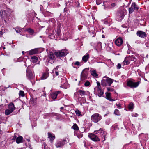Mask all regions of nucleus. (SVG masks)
Segmentation results:
<instances>
[{
    "label": "nucleus",
    "mask_w": 149,
    "mask_h": 149,
    "mask_svg": "<svg viewBox=\"0 0 149 149\" xmlns=\"http://www.w3.org/2000/svg\"><path fill=\"white\" fill-rule=\"evenodd\" d=\"M67 50L65 49H62L58 52H56L54 54L52 52H49L48 55V58L50 59L53 60L55 58L54 54L57 57H63L66 55L68 53Z\"/></svg>",
    "instance_id": "obj_1"
},
{
    "label": "nucleus",
    "mask_w": 149,
    "mask_h": 149,
    "mask_svg": "<svg viewBox=\"0 0 149 149\" xmlns=\"http://www.w3.org/2000/svg\"><path fill=\"white\" fill-rule=\"evenodd\" d=\"M113 81V80L107 77H103L101 81V85L104 87H106L107 86H110L111 84Z\"/></svg>",
    "instance_id": "obj_2"
},
{
    "label": "nucleus",
    "mask_w": 149,
    "mask_h": 149,
    "mask_svg": "<svg viewBox=\"0 0 149 149\" xmlns=\"http://www.w3.org/2000/svg\"><path fill=\"white\" fill-rule=\"evenodd\" d=\"M102 118V116L97 113H95L93 114L91 117L92 121L95 123H97Z\"/></svg>",
    "instance_id": "obj_3"
},
{
    "label": "nucleus",
    "mask_w": 149,
    "mask_h": 149,
    "mask_svg": "<svg viewBox=\"0 0 149 149\" xmlns=\"http://www.w3.org/2000/svg\"><path fill=\"white\" fill-rule=\"evenodd\" d=\"M141 82L140 81H139L136 82H134L131 80H129L127 83V86L131 88H136L139 85Z\"/></svg>",
    "instance_id": "obj_4"
},
{
    "label": "nucleus",
    "mask_w": 149,
    "mask_h": 149,
    "mask_svg": "<svg viewBox=\"0 0 149 149\" xmlns=\"http://www.w3.org/2000/svg\"><path fill=\"white\" fill-rule=\"evenodd\" d=\"M88 137L92 140L95 142L100 141V139L97 136L93 133H89L88 135Z\"/></svg>",
    "instance_id": "obj_5"
},
{
    "label": "nucleus",
    "mask_w": 149,
    "mask_h": 149,
    "mask_svg": "<svg viewBox=\"0 0 149 149\" xmlns=\"http://www.w3.org/2000/svg\"><path fill=\"white\" fill-rule=\"evenodd\" d=\"M87 69L86 68L83 70L81 75V77L82 80L85 79L87 77L88 75Z\"/></svg>",
    "instance_id": "obj_6"
},
{
    "label": "nucleus",
    "mask_w": 149,
    "mask_h": 149,
    "mask_svg": "<svg viewBox=\"0 0 149 149\" xmlns=\"http://www.w3.org/2000/svg\"><path fill=\"white\" fill-rule=\"evenodd\" d=\"M26 76L30 80H31L33 78V74L31 72V70L29 67L27 68Z\"/></svg>",
    "instance_id": "obj_7"
},
{
    "label": "nucleus",
    "mask_w": 149,
    "mask_h": 149,
    "mask_svg": "<svg viewBox=\"0 0 149 149\" xmlns=\"http://www.w3.org/2000/svg\"><path fill=\"white\" fill-rule=\"evenodd\" d=\"M126 13V10L125 9H123L120 10L118 13L120 16L119 19H123Z\"/></svg>",
    "instance_id": "obj_8"
},
{
    "label": "nucleus",
    "mask_w": 149,
    "mask_h": 149,
    "mask_svg": "<svg viewBox=\"0 0 149 149\" xmlns=\"http://www.w3.org/2000/svg\"><path fill=\"white\" fill-rule=\"evenodd\" d=\"M136 35L138 36L141 38H144L147 36L146 33L141 31H137L136 32Z\"/></svg>",
    "instance_id": "obj_9"
},
{
    "label": "nucleus",
    "mask_w": 149,
    "mask_h": 149,
    "mask_svg": "<svg viewBox=\"0 0 149 149\" xmlns=\"http://www.w3.org/2000/svg\"><path fill=\"white\" fill-rule=\"evenodd\" d=\"M78 93H79V94L83 96L84 95H86L88 96L90 95V92L87 91H84L81 90H79L78 91Z\"/></svg>",
    "instance_id": "obj_10"
},
{
    "label": "nucleus",
    "mask_w": 149,
    "mask_h": 149,
    "mask_svg": "<svg viewBox=\"0 0 149 149\" xmlns=\"http://www.w3.org/2000/svg\"><path fill=\"white\" fill-rule=\"evenodd\" d=\"M0 15L2 18L5 19V17L7 18L9 16L10 14H8L6 13V11L4 10H2L0 11Z\"/></svg>",
    "instance_id": "obj_11"
},
{
    "label": "nucleus",
    "mask_w": 149,
    "mask_h": 149,
    "mask_svg": "<svg viewBox=\"0 0 149 149\" xmlns=\"http://www.w3.org/2000/svg\"><path fill=\"white\" fill-rule=\"evenodd\" d=\"M66 141L65 140H63L61 141H58L56 143L55 145L57 148L62 147L64 145L65 142Z\"/></svg>",
    "instance_id": "obj_12"
},
{
    "label": "nucleus",
    "mask_w": 149,
    "mask_h": 149,
    "mask_svg": "<svg viewBox=\"0 0 149 149\" xmlns=\"http://www.w3.org/2000/svg\"><path fill=\"white\" fill-rule=\"evenodd\" d=\"M115 43L117 46H120L123 43V39L121 38H119L115 40Z\"/></svg>",
    "instance_id": "obj_13"
},
{
    "label": "nucleus",
    "mask_w": 149,
    "mask_h": 149,
    "mask_svg": "<svg viewBox=\"0 0 149 149\" xmlns=\"http://www.w3.org/2000/svg\"><path fill=\"white\" fill-rule=\"evenodd\" d=\"M95 132L96 134L97 133V132H98L100 133L101 134H104V135L102 134L104 137H105V136L107 134L106 132L103 130L102 128H100L98 130L95 131Z\"/></svg>",
    "instance_id": "obj_14"
},
{
    "label": "nucleus",
    "mask_w": 149,
    "mask_h": 149,
    "mask_svg": "<svg viewBox=\"0 0 149 149\" xmlns=\"http://www.w3.org/2000/svg\"><path fill=\"white\" fill-rule=\"evenodd\" d=\"M23 141V138L21 136H18L17 138L16 139V142L18 144L22 143Z\"/></svg>",
    "instance_id": "obj_15"
},
{
    "label": "nucleus",
    "mask_w": 149,
    "mask_h": 149,
    "mask_svg": "<svg viewBox=\"0 0 149 149\" xmlns=\"http://www.w3.org/2000/svg\"><path fill=\"white\" fill-rule=\"evenodd\" d=\"M97 89V95L99 97H100L103 95L104 93V92L101 89V88Z\"/></svg>",
    "instance_id": "obj_16"
},
{
    "label": "nucleus",
    "mask_w": 149,
    "mask_h": 149,
    "mask_svg": "<svg viewBox=\"0 0 149 149\" xmlns=\"http://www.w3.org/2000/svg\"><path fill=\"white\" fill-rule=\"evenodd\" d=\"M48 138L50 139V140H51V141H53V140L55 138L54 135V134H52L49 132L48 133Z\"/></svg>",
    "instance_id": "obj_17"
},
{
    "label": "nucleus",
    "mask_w": 149,
    "mask_h": 149,
    "mask_svg": "<svg viewBox=\"0 0 149 149\" xmlns=\"http://www.w3.org/2000/svg\"><path fill=\"white\" fill-rule=\"evenodd\" d=\"M89 57V55L88 54H86L83 57L82 60L84 62L86 63L88 60Z\"/></svg>",
    "instance_id": "obj_18"
},
{
    "label": "nucleus",
    "mask_w": 149,
    "mask_h": 149,
    "mask_svg": "<svg viewBox=\"0 0 149 149\" xmlns=\"http://www.w3.org/2000/svg\"><path fill=\"white\" fill-rule=\"evenodd\" d=\"M106 98L110 101H114L115 100L113 99H111V93H106Z\"/></svg>",
    "instance_id": "obj_19"
},
{
    "label": "nucleus",
    "mask_w": 149,
    "mask_h": 149,
    "mask_svg": "<svg viewBox=\"0 0 149 149\" xmlns=\"http://www.w3.org/2000/svg\"><path fill=\"white\" fill-rule=\"evenodd\" d=\"M49 76V73L48 72H45L44 73L42 74V76L41 78L42 79H46Z\"/></svg>",
    "instance_id": "obj_20"
},
{
    "label": "nucleus",
    "mask_w": 149,
    "mask_h": 149,
    "mask_svg": "<svg viewBox=\"0 0 149 149\" xmlns=\"http://www.w3.org/2000/svg\"><path fill=\"white\" fill-rule=\"evenodd\" d=\"M38 51L37 49H32L29 52V54L30 55H32L38 52Z\"/></svg>",
    "instance_id": "obj_21"
},
{
    "label": "nucleus",
    "mask_w": 149,
    "mask_h": 149,
    "mask_svg": "<svg viewBox=\"0 0 149 149\" xmlns=\"http://www.w3.org/2000/svg\"><path fill=\"white\" fill-rule=\"evenodd\" d=\"M8 109L11 110H12L13 111H14L15 109V107L13 103L11 102L8 105Z\"/></svg>",
    "instance_id": "obj_22"
},
{
    "label": "nucleus",
    "mask_w": 149,
    "mask_h": 149,
    "mask_svg": "<svg viewBox=\"0 0 149 149\" xmlns=\"http://www.w3.org/2000/svg\"><path fill=\"white\" fill-rule=\"evenodd\" d=\"M130 63V61L128 58H125L123 62L124 65H127Z\"/></svg>",
    "instance_id": "obj_23"
},
{
    "label": "nucleus",
    "mask_w": 149,
    "mask_h": 149,
    "mask_svg": "<svg viewBox=\"0 0 149 149\" xmlns=\"http://www.w3.org/2000/svg\"><path fill=\"white\" fill-rule=\"evenodd\" d=\"M13 111L12 110L8 109L5 111V114L6 115H8L11 113Z\"/></svg>",
    "instance_id": "obj_24"
},
{
    "label": "nucleus",
    "mask_w": 149,
    "mask_h": 149,
    "mask_svg": "<svg viewBox=\"0 0 149 149\" xmlns=\"http://www.w3.org/2000/svg\"><path fill=\"white\" fill-rule=\"evenodd\" d=\"M26 31L29 33L31 35H33L34 33V30L31 28H29L26 29Z\"/></svg>",
    "instance_id": "obj_25"
},
{
    "label": "nucleus",
    "mask_w": 149,
    "mask_h": 149,
    "mask_svg": "<svg viewBox=\"0 0 149 149\" xmlns=\"http://www.w3.org/2000/svg\"><path fill=\"white\" fill-rule=\"evenodd\" d=\"M131 6L134 8L135 10H138L139 9L138 7L137 6L136 4L135 3H132V4Z\"/></svg>",
    "instance_id": "obj_26"
},
{
    "label": "nucleus",
    "mask_w": 149,
    "mask_h": 149,
    "mask_svg": "<svg viewBox=\"0 0 149 149\" xmlns=\"http://www.w3.org/2000/svg\"><path fill=\"white\" fill-rule=\"evenodd\" d=\"M74 130H79V127L76 124H74L72 127Z\"/></svg>",
    "instance_id": "obj_27"
},
{
    "label": "nucleus",
    "mask_w": 149,
    "mask_h": 149,
    "mask_svg": "<svg viewBox=\"0 0 149 149\" xmlns=\"http://www.w3.org/2000/svg\"><path fill=\"white\" fill-rule=\"evenodd\" d=\"M57 96V94L55 93H53L51 95V97L53 99H56Z\"/></svg>",
    "instance_id": "obj_28"
},
{
    "label": "nucleus",
    "mask_w": 149,
    "mask_h": 149,
    "mask_svg": "<svg viewBox=\"0 0 149 149\" xmlns=\"http://www.w3.org/2000/svg\"><path fill=\"white\" fill-rule=\"evenodd\" d=\"M91 74L93 76L95 77H97L98 75V74L96 73V71L95 70H93L92 71Z\"/></svg>",
    "instance_id": "obj_29"
},
{
    "label": "nucleus",
    "mask_w": 149,
    "mask_h": 149,
    "mask_svg": "<svg viewBox=\"0 0 149 149\" xmlns=\"http://www.w3.org/2000/svg\"><path fill=\"white\" fill-rule=\"evenodd\" d=\"M128 58L130 61H134V59H135V57L134 56L132 55L131 56H130Z\"/></svg>",
    "instance_id": "obj_30"
},
{
    "label": "nucleus",
    "mask_w": 149,
    "mask_h": 149,
    "mask_svg": "<svg viewBox=\"0 0 149 149\" xmlns=\"http://www.w3.org/2000/svg\"><path fill=\"white\" fill-rule=\"evenodd\" d=\"M31 59L32 61H33V62H36L38 60V58L37 57L33 56L31 58Z\"/></svg>",
    "instance_id": "obj_31"
},
{
    "label": "nucleus",
    "mask_w": 149,
    "mask_h": 149,
    "mask_svg": "<svg viewBox=\"0 0 149 149\" xmlns=\"http://www.w3.org/2000/svg\"><path fill=\"white\" fill-rule=\"evenodd\" d=\"M134 104L132 103H130L128 106V108L130 110H131L133 108Z\"/></svg>",
    "instance_id": "obj_32"
},
{
    "label": "nucleus",
    "mask_w": 149,
    "mask_h": 149,
    "mask_svg": "<svg viewBox=\"0 0 149 149\" xmlns=\"http://www.w3.org/2000/svg\"><path fill=\"white\" fill-rule=\"evenodd\" d=\"M114 113L117 115H120V113L119 112V111L117 109H116L114 111Z\"/></svg>",
    "instance_id": "obj_33"
},
{
    "label": "nucleus",
    "mask_w": 149,
    "mask_h": 149,
    "mask_svg": "<svg viewBox=\"0 0 149 149\" xmlns=\"http://www.w3.org/2000/svg\"><path fill=\"white\" fill-rule=\"evenodd\" d=\"M101 43L100 42H98L97 43V48L98 49H101L102 48Z\"/></svg>",
    "instance_id": "obj_34"
},
{
    "label": "nucleus",
    "mask_w": 149,
    "mask_h": 149,
    "mask_svg": "<svg viewBox=\"0 0 149 149\" xmlns=\"http://www.w3.org/2000/svg\"><path fill=\"white\" fill-rule=\"evenodd\" d=\"M75 113L76 114L78 115V116H80L81 115V112L79 111L77 109L75 111Z\"/></svg>",
    "instance_id": "obj_35"
},
{
    "label": "nucleus",
    "mask_w": 149,
    "mask_h": 149,
    "mask_svg": "<svg viewBox=\"0 0 149 149\" xmlns=\"http://www.w3.org/2000/svg\"><path fill=\"white\" fill-rule=\"evenodd\" d=\"M19 95L23 97L24 95V92L22 91H20L19 93Z\"/></svg>",
    "instance_id": "obj_36"
},
{
    "label": "nucleus",
    "mask_w": 149,
    "mask_h": 149,
    "mask_svg": "<svg viewBox=\"0 0 149 149\" xmlns=\"http://www.w3.org/2000/svg\"><path fill=\"white\" fill-rule=\"evenodd\" d=\"M129 13H132L134 11V8L132 6L131 8H129Z\"/></svg>",
    "instance_id": "obj_37"
},
{
    "label": "nucleus",
    "mask_w": 149,
    "mask_h": 149,
    "mask_svg": "<svg viewBox=\"0 0 149 149\" xmlns=\"http://www.w3.org/2000/svg\"><path fill=\"white\" fill-rule=\"evenodd\" d=\"M97 86L96 87L97 89H99V88H101V86H100V84L98 81L97 82Z\"/></svg>",
    "instance_id": "obj_38"
},
{
    "label": "nucleus",
    "mask_w": 149,
    "mask_h": 149,
    "mask_svg": "<svg viewBox=\"0 0 149 149\" xmlns=\"http://www.w3.org/2000/svg\"><path fill=\"white\" fill-rule=\"evenodd\" d=\"M61 82L63 83H64L66 81V79L65 78L63 77L61 79Z\"/></svg>",
    "instance_id": "obj_39"
},
{
    "label": "nucleus",
    "mask_w": 149,
    "mask_h": 149,
    "mask_svg": "<svg viewBox=\"0 0 149 149\" xmlns=\"http://www.w3.org/2000/svg\"><path fill=\"white\" fill-rule=\"evenodd\" d=\"M107 89L108 91H113L114 90L113 89V88H110V87H107Z\"/></svg>",
    "instance_id": "obj_40"
},
{
    "label": "nucleus",
    "mask_w": 149,
    "mask_h": 149,
    "mask_svg": "<svg viewBox=\"0 0 149 149\" xmlns=\"http://www.w3.org/2000/svg\"><path fill=\"white\" fill-rule=\"evenodd\" d=\"M90 83L89 81H86L84 83V85L86 86H88L89 85Z\"/></svg>",
    "instance_id": "obj_41"
},
{
    "label": "nucleus",
    "mask_w": 149,
    "mask_h": 149,
    "mask_svg": "<svg viewBox=\"0 0 149 149\" xmlns=\"http://www.w3.org/2000/svg\"><path fill=\"white\" fill-rule=\"evenodd\" d=\"M16 31L17 33L20 32L22 31V29L21 28H17L16 29Z\"/></svg>",
    "instance_id": "obj_42"
},
{
    "label": "nucleus",
    "mask_w": 149,
    "mask_h": 149,
    "mask_svg": "<svg viewBox=\"0 0 149 149\" xmlns=\"http://www.w3.org/2000/svg\"><path fill=\"white\" fill-rule=\"evenodd\" d=\"M17 139V136L16 135H14V136L11 137V139L12 140H15Z\"/></svg>",
    "instance_id": "obj_43"
},
{
    "label": "nucleus",
    "mask_w": 149,
    "mask_h": 149,
    "mask_svg": "<svg viewBox=\"0 0 149 149\" xmlns=\"http://www.w3.org/2000/svg\"><path fill=\"white\" fill-rule=\"evenodd\" d=\"M95 2L98 5L100 4L102 2V1H95Z\"/></svg>",
    "instance_id": "obj_44"
},
{
    "label": "nucleus",
    "mask_w": 149,
    "mask_h": 149,
    "mask_svg": "<svg viewBox=\"0 0 149 149\" xmlns=\"http://www.w3.org/2000/svg\"><path fill=\"white\" fill-rule=\"evenodd\" d=\"M121 67V65L120 63H118L117 65V69H119Z\"/></svg>",
    "instance_id": "obj_45"
},
{
    "label": "nucleus",
    "mask_w": 149,
    "mask_h": 149,
    "mask_svg": "<svg viewBox=\"0 0 149 149\" xmlns=\"http://www.w3.org/2000/svg\"><path fill=\"white\" fill-rule=\"evenodd\" d=\"M120 16L119 15V14H118L117 15V18L118 19V21H120L122 19H120L119 18H120Z\"/></svg>",
    "instance_id": "obj_46"
},
{
    "label": "nucleus",
    "mask_w": 149,
    "mask_h": 149,
    "mask_svg": "<svg viewBox=\"0 0 149 149\" xmlns=\"http://www.w3.org/2000/svg\"><path fill=\"white\" fill-rule=\"evenodd\" d=\"M138 116V115L136 113H134L132 114V116L133 117H137Z\"/></svg>",
    "instance_id": "obj_47"
},
{
    "label": "nucleus",
    "mask_w": 149,
    "mask_h": 149,
    "mask_svg": "<svg viewBox=\"0 0 149 149\" xmlns=\"http://www.w3.org/2000/svg\"><path fill=\"white\" fill-rule=\"evenodd\" d=\"M6 11L7 12H8V13H9V14H10V13H11L12 12V10L9 9H7V10Z\"/></svg>",
    "instance_id": "obj_48"
},
{
    "label": "nucleus",
    "mask_w": 149,
    "mask_h": 149,
    "mask_svg": "<svg viewBox=\"0 0 149 149\" xmlns=\"http://www.w3.org/2000/svg\"><path fill=\"white\" fill-rule=\"evenodd\" d=\"M116 105L119 108H121V105L119 103L118 104L116 103Z\"/></svg>",
    "instance_id": "obj_49"
},
{
    "label": "nucleus",
    "mask_w": 149,
    "mask_h": 149,
    "mask_svg": "<svg viewBox=\"0 0 149 149\" xmlns=\"http://www.w3.org/2000/svg\"><path fill=\"white\" fill-rule=\"evenodd\" d=\"M75 3H76L77 4V5L76 6L77 7H78L79 6V2L77 1Z\"/></svg>",
    "instance_id": "obj_50"
},
{
    "label": "nucleus",
    "mask_w": 149,
    "mask_h": 149,
    "mask_svg": "<svg viewBox=\"0 0 149 149\" xmlns=\"http://www.w3.org/2000/svg\"><path fill=\"white\" fill-rule=\"evenodd\" d=\"M75 64L77 65H79L80 64V63L79 62L77 61L75 63Z\"/></svg>",
    "instance_id": "obj_51"
},
{
    "label": "nucleus",
    "mask_w": 149,
    "mask_h": 149,
    "mask_svg": "<svg viewBox=\"0 0 149 149\" xmlns=\"http://www.w3.org/2000/svg\"><path fill=\"white\" fill-rule=\"evenodd\" d=\"M111 5L112 7H114L116 6V5L115 3H113L111 4Z\"/></svg>",
    "instance_id": "obj_52"
},
{
    "label": "nucleus",
    "mask_w": 149,
    "mask_h": 149,
    "mask_svg": "<svg viewBox=\"0 0 149 149\" xmlns=\"http://www.w3.org/2000/svg\"><path fill=\"white\" fill-rule=\"evenodd\" d=\"M59 66H57L54 69V70L55 71H57L58 70V68H59Z\"/></svg>",
    "instance_id": "obj_53"
},
{
    "label": "nucleus",
    "mask_w": 149,
    "mask_h": 149,
    "mask_svg": "<svg viewBox=\"0 0 149 149\" xmlns=\"http://www.w3.org/2000/svg\"><path fill=\"white\" fill-rule=\"evenodd\" d=\"M55 74L56 76H58L59 74L58 72L57 71H55Z\"/></svg>",
    "instance_id": "obj_54"
},
{
    "label": "nucleus",
    "mask_w": 149,
    "mask_h": 149,
    "mask_svg": "<svg viewBox=\"0 0 149 149\" xmlns=\"http://www.w3.org/2000/svg\"><path fill=\"white\" fill-rule=\"evenodd\" d=\"M60 91H58L56 92L55 93H56L57 94V95H58V94H59L60 93Z\"/></svg>",
    "instance_id": "obj_55"
},
{
    "label": "nucleus",
    "mask_w": 149,
    "mask_h": 149,
    "mask_svg": "<svg viewBox=\"0 0 149 149\" xmlns=\"http://www.w3.org/2000/svg\"><path fill=\"white\" fill-rule=\"evenodd\" d=\"M3 34V32L1 31H0V37L2 36V35Z\"/></svg>",
    "instance_id": "obj_56"
},
{
    "label": "nucleus",
    "mask_w": 149,
    "mask_h": 149,
    "mask_svg": "<svg viewBox=\"0 0 149 149\" xmlns=\"http://www.w3.org/2000/svg\"><path fill=\"white\" fill-rule=\"evenodd\" d=\"M106 2H107V1H104V2H103L104 5V6L105 5V3Z\"/></svg>",
    "instance_id": "obj_57"
},
{
    "label": "nucleus",
    "mask_w": 149,
    "mask_h": 149,
    "mask_svg": "<svg viewBox=\"0 0 149 149\" xmlns=\"http://www.w3.org/2000/svg\"><path fill=\"white\" fill-rule=\"evenodd\" d=\"M2 105H0V110L2 109Z\"/></svg>",
    "instance_id": "obj_58"
},
{
    "label": "nucleus",
    "mask_w": 149,
    "mask_h": 149,
    "mask_svg": "<svg viewBox=\"0 0 149 149\" xmlns=\"http://www.w3.org/2000/svg\"><path fill=\"white\" fill-rule=\"evenodd\" d=\"M67 10V9L66 8H65L64 9V12H65Z\"/></svg>",
    "instance_id": "obj_59"
},
{
    "label": "nucleus",
    "mask_w": 149,
    "mask_h": 149,
    "mask_svg": "<svg viewBox=\"0 0 149 149\" xmlns=\"http://www.w3.org/2000/svg\"><path fill=\"white\" fill-rule=\"evenodd\" d=\"M60 109H61V110H62L63 109V107H61V108H60Z\"/></svg>",
    "instance_id": "obj_60"
},
{
    "label": "nucleus",
    "mask_w": 149,
    "mask_h": 149,
    "mask_svg": "<svg viewBox=\"0 0 149 149\" xmlns=\"http://www.w3.org/2000/svg\"><path fill=\"white\" fill-rule=\"evenodd\" d=\"M27 141H28V142H29L30 141V139H27Z\"/></svg>",
    "instance_id": "obj_61"
},
{
    "label": "nucleus",
    "mask_w": 149,
    "mask_h": 149,
    "mask_svg": "<svg viewBox=\"0 0 149 149\" xmlns=\"http://www.w3.org/2000/svg\"><path fill=\"white\" fill-rule=\"evenodd\" d=\"M102 38H104V35H102Z\"/></svg>",
    "instance_id": "obj_62"
},
{
    "label": "nucleus",
    "mask_w": 149,
    "mask_h": 149,
    "mask_svg": "<svg viewBox=\"0 0 149 149\" xmlns=\"http://www.w3.org/2000/svg\"><path fill=\"white\" fill-rule=\"evenodd\" d=\"M147 99L148 100H149V96L148 97Z\"/></svg>",
    "instance_id": "obj_63"
},
{
    "label": "nucleus",
    "mask_w": 149,
    "mask_h": 149,
    "mask_svg": "<svg viewBox=\"0 0 149 149\" xmlns=\"http://www.w3.org/2000/svg\"><path fill=\"white\" fill-rule=\"evenodd\" d=\"M57 33H58V31H57Z\"/></svg>",
    "instance_id": "obj_64"
}]
</instances>
